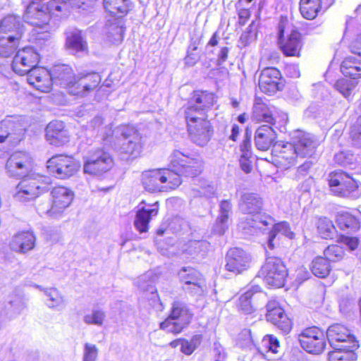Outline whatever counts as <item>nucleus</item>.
I'll use <instances>...</instances> for the list:
<instances>
[{
	"instance_id": "nucleus-34",
	"label": "nucleus",
	"mask_w": 361,
	"mask_h": 361,
	"mask_svg": "<svg viewBox=\"0 0 361 361\" xmlns=\"http://www.w3.org/2000/svg\"><path fill=\"white\" fill-rule=\"evenodd\" d=\"M52 202L54 210L57 211L59 215L71 203L73 198V192L68 188L63 186H58L51 190Z\"/></svg>"
},
{
	"instance_id": "nucleus-50",
	"label": "nucleus",
	"mask_w": 361,
	"mask_h": 361,
	"mask_svg": "<svg viewBox=\"0 0 361 361\" xmlns=\"http://www.w3.org/2000/svg\"><path fill=\"white\" fill-rule=\"evenodd\" d=\"M339 228L343 231L355 232L360 228L359 221L352 214L345 212L341 214L337 219Z\"/></svg>"
},
{
	"instance_id": "nucleus-54",
	"label": "nucleus",
	"mask_w": 361,
	"mask_h": 361,
	"mask_svg": "<svg viewBox=\"0 0 361 361\" xmlns=\"http://www.w3.org/2000/svg\"><path fill=\"white\" fill-rule=\"evenodd\" d=\"M357 82L352 79L349 80L347 78L338 79L335 85V89L338 91L345 98L347 99H350L352 91L357 85Z\"/></svg>"
},
{
	"instance_id": "nucleus-4",
	"label": "nucleus",
	"mask_w": 361,
	"mask_h": 361,
	"mask_svg": "<svg viewBox=\"0 0 361 361\" xmlns=\"http://www.w3.org/2000/svg\"><path fill=\"white\" fill-rule=\"evenodd\" d=\"M193 312L187 303L181 300L173 302L169 317L160 324V329L167 333H180L191 322Z\"/></svg>"
},
{
	"instance_id": "nucleus-58",
	"label": "nucleus",
	"mask_w": 361,
	"mask_h": 361,
	"mask_svg": "<svg viewBox=\"0 0 361 361\" xmlns=\"http://www.w3.org/2000/svg\"><path fill=\"white\" fill-rule=\"evenodd\" d=\"M324 255L328 262H337L343 258L344 250L340 245H331L324 250Z\"/></svg>"
},
{
	"instance_id": "nucleus-2",
	"label": "nucleus",
	"mask_w": 361,
	"mask_h": 361,
	"mask_svg": "<svg viewBox=\"0 0 361 361\" xmlns=\"http://www.w3.org/2000/svg\"><path fill=\"white\" fill-rule=\"evenodd\" d=\"M66 6L63 0H51L46 5L41 0H32L27 6L23 18L33 26L47 27L51 16H63L62 11Z\"/></svg>"
},
{
	"instance_id": "nucleus-29",
	"label": "nucleus",
	"mask_w": 361,
	"mask_h": 361,
	"mask_svg": "<svg viewBox=\"0 0 361 361\" xmlns=\"http://www.w3.org/2000/svg\"><path fill=\"white\" fill-rule=\"evenodd\" d=\"M27 75L28 83L37 90L43 92H48L51 90V77L50 71L43 67H36Z\"/></svg>"
},
{
	"instance_id": "nucleus-63",
	"label": "nucleus",
	"mask_w": 361,
	"mask_h": 361,
	"mask_svg": "<svg viewBox=\"0 0 361 361\" xmlns=\"http://www.w3.org/2000/svg\"><path fill=\"white\" fill-rule=\"evenodd\" d=\"M251 140L252 133L248 129H246L243 142L240 145V155L244 156V157H252Z\"/></svg>"
},
{
	"instance_id": "nucleus-43",
	"label": "nucleus",
	"mask_w": 361,
	"mask_h": 361,
	"mask_svg": "<svg viewBox=\"0 0 361 361\" xmlns=\"http://www.w3.org/2000/svg\"><path fill=\"white\" fill-rule=\"evenodd\" d=\"M20 40L19 32L16 35H0V56H11L16 50Z\"/></svg>"
},
{
	"instance_id": "nucleus-3",
	"label": "nucleus",
	"mask_w": 361,
	"mask_h": 361,
	"mask_svg": "<svg viewBox=\"0 0 361 361\" xmlns=\"http://www.w3.org/2000/svg\"><path fill=\"white\" fill-rule=\"evenodd\" d=\"M142 182L145 190L154 192L173 190L182 180L169 168L145 171L142 173Z\"/></svg>"
},
{
	"instance_id": "nucleus-14",
	"label": "nucleus",
	"mask_w": 361,
	"mask_h": 361,
	"mask_svg": "<svg viewBox=\"0 0 361 361\" xmlns=\"http://www.w3.org/2000/svg\"><path fill=\"white\" fill-rule=\"evenodd\" d=\"M47 167L49 172L56 178L66 179L78 172L80 164L72 157L58 154L47 161Z\"/></svg>"
},
{
	"instance_id": "nucleus-16",
	"label": "nucleus",
	"mask_w": 361,
	"mask_h": 361,
	"mask_svg": "<svg viewBox=\"0 0 361 361\" xmlns=\"http://www.w3.org/2000/svg\"><path fill=\"white\" fill-rule=\"evenodd\" d=\"M39 60L37 51L33 47H27L18 51L12 62V68L19 75H26L37 67Z\"/></svg>"
},
{
	"instance_id": "nucleus-24",
	"label": "nucleus",
	"mask_w": 361,
	"mask_h": 361,
	"mask_svg": "<svg viewBox=\"0 0 361 361\" xmlns=\"http://www.w3.org/2000/svg\"><path fill=\"white\" fill-rule=\"evenodd\" d=\"M266 308L267 320L276 326L283 334H288L292 329V324L279 302L274 300H269Z\"/></svg>"
},
{
	"instance_id": "nucleus-1",
	"label": "nucleus",
	"mask_w": 361,
	"mask_h": 361,
	"mask_svg": "<svg viewBox=\"0 0 361 361\" xmlns=\"http://www.w3.org/2000/svg\"><path fill=\"white\" fill-rule=\"evenodd\" d=\"M104 140L110 143L115 151L132 158L140 155L145 142L144 137L135 127L126 125L116 128L112 135Z\"/></svg>"
},
{
	"instance_id": "nucleus-17",
	"label": "nucleus",
	"mask_w": 361,
	"mask_h": 361,
	"mask_svg": "<svg viewBox=\"0 0 361 361\" xmlns=\"http://www.w3.org/2000/svg\"><path fill=\"white\" fill-rule=\"evenodd\" d=\"M215 102L216 97L213 93L207 91H195L188 103L185 115H188L189 111H191L193 116L208 117L207 114Z\"/></svg>"
},
{
	"instance_id": "nucleus-57",
	"label": "nucleus",
	"mask_w": 361,
	"mask_h": 361,
	"mask_svg": "<svg viewBox=\"0 0 361 361\" xmlns=\"http://www.w3.org/2000/svg\"><path fill=\"white\" fill-rule=\"evenodd\" d=\"M14 125V122L11 118L4 119L0 122V145L10 140Z\"/></svg>"
},
{
	"instance_id": "nucleus-22",
	"label": "nucleus",
	"mask_w": 361,
	"mask_h": 361,
	"mask_svg": "<svg viewBox=\"0 0 361 361\" xmlns=\"http://www.w3.org/2000/svg\"><path fill=\"white\" fill-rule=\"evenodd\" d=\"M180 281L186 287L184 289L195 295H201L205 286L204 279L202 275L195 269L191 267H183L178 272Z\"/></svg>"
},
{
	"instance_id": "nucleus-20",
	"label": "nucleus",
	"mask_w": 361,
	"mask_h": 361,
	"mask_svg": "<svg viewBox=\"0 0 361 361\" xmlns=\"http://www.w3.org/2000/svg\"><path fill=\"white\" fill-rule=\"evenodd\" d=\"M101 77L97 73H92L79 77L75 75L71 84L67 87L70 94L85 97L93 91L100 83Z\"/></svg>"
},
{
	"instance_id": "nucleus-30",
	"label": "nucleus",
	"mask_w": 361,
	"mask_h": 361,
	"mask_svg": "<svg viewBox=\"0 0 361 361\" xmlns=\"http://www.w3.org/2000/svg\"><path fill=\"white\" fill-rule=\"evenodd\" d=\"M142 204L143 202L140 204L134 221V226L140 233L148 231L151 219L158 214V202L147 206H142Z\"/></svg>"
},
{
	"instance_id": "nucleus-19",
	"label": "nucleus",
	"mask_w": 361,
	"mask_h": 361,
	"mask_svg": "<svg viewBox=\"0 0 361 361\" xmlns=\"http://www.w3.org/2000/svg\"><path fill=\"white\" fill-rule=\"evenodd\" d=\"M32 168V159L25 152H15L6 164V173L11 177L25 176Z\"/></svg>"
},
{
	"instance_id": "nucleus-55",
	"label": "nucleus",
	"mask_w": 361,
	"mask_h": 361,
	"mask_svg": "<svg viewBox=\"0 0 361 361\" xmlns=\"http://www.w3.org/2000/svg\"><path fill=\"white\" fill-rule=\"evenodd\" d=\"M201 341L202 336L200 334L194 335L190 340L183 338L180 351L186 355H190L200 345Z\"/></svg>"
},
{
	"instance_id": "nucleus-8",
	"label": "nucleus",
	"mask_w": 361,
	"mask_h": 361,
	"mask_svg": "<svg viewBox=\"0 0 361 361\" xmlns=\"http://www.w3.org/2000/svg\"><path fill=\"white\" fill-rule=\"evenodd\" d=\"M328 181L331 191L335 195L356 199L361 195L357 182L341 170L331 172Z\"/></svg>"
},
{
	"instance_id": "nucleus-35",
	"label": "nucleus",
	"mask_w": 361,
	"mask_h": 361,
	"mask_svg": "<svg viewBox=\"0 0 361 361\" xmlns=\"http://www.w3.org/2000/svg\"><path fill=\"white\" fill-rule=\"evenodd\" d=\"M318 145V141L313 135L302 132L299 133L298 141L294 143L300 157L302 158L311 157Z\"/></svg>"
},
{
	"instance_id": "nucleus-21",
	"label": "nucleus",
	"mask_w": 361,
	"mask_h": 361,
	"mask_svg": "<svg viewBox=\"0 0 361 361\" xmlns=\"http://www.w3.org/2000/svg\"><path fill=\"white\" fill-rule=\"evenodd\" d=\"M281 72L274 67L264 68L259 78V88L267 94H274L283 86Z\"/></svg>"
},
{
	"instance_id": "nucleus-48",
	"label": "nucleus",
	"mask_w": 361,
	"mask_h": 361,
	"mask_svg": "<svg viewBox=\"0 0 361 361\" xmlns=\"http://www.w3.org/2000/svg\"><path fill=\"white\" fill-rule=\"evenodd\" d=\"M105 29L107 39L110 42L118 44L123 41L124 27L120 21L115 20L114 23L107 24Z\"/></svg>"
},
{
	"instance_id": "nucleus-36",
	"label": "nucleus",
	"mask_w": 361,
	"mask_h": 361,
	"mask_svg": "<svg viewBox=\"0 0 361 361\" xmlns=\"http://www.w3.org/2000/svg\"><path fill=\"white\" fill-rule=\"evenodd\" d=\"M35 240L32 233L21 232L13 237L9 245L13 251L25 253L34 248Z\"/></svg>"
},
{
	"instance_id": "nucleus-51",
	"label": "nucleus",
	"mask_w": 361,
	"mask_h": 361,
	"mask_svg": "<svg viewBox=\"0 0 361 361\" xmlns=\"http://www.w3.org/2000/svg\"><path fill=\"white\" fill-rule=\"evenodd\" d=\"M317 231L322 238L332 239L336 234L333 222L326 217H321L317 221Z\"/></svg>"
},
{
	"instance_id": "nucleus-62",
	"label": "nucleus",
	"mask_w": 361,
	"mask_h": 361,
	"mask_svg": "<svg viewBox=\"0 0 361 361\" xmlns=\"http://www.w3.org/2000/svg\"><path fill=\"white\" fill-rule=\"evenodd\" d=\"M252 0H239L236 4V8L238 11L239 23L245 25L246 20L250 18V12L247 5Z\"/></svg>"
},
{
	"instance_id": "nucleus-33",
	"label": "nucleus",
	"mask_w": 361,
	"mask_h": 361,
	"mask_svg": "<svg viewBox=\"0 0 361 361\" xmlns=\"http://www.w3.org/2000/svg\"><path fill=\"white\" fill-rule=\"evenodd\" d=\"M232 213V204L228 200H223L219 204V214L213 226L214 233L221 235L228 230L230 224V216Z\"/></svg>"
},
{
	"instance_id": "nucleus-39",
	"label": "nucleus",
	"mask_w": 361,
	"mask_h": 361,
	"mask_svg": "<svg viewBox=\"0 0 361 361\" xmlns=\"http://www.w3.org/2000/svg\"><path fill=\"white\" fill-rule=\"evenodd\" d=\"M66 45L73 54L84 52L87 50V42L84 39L82 32L73 29L67 32Z\"/></svg>"
},
{
	"instance_id": "nucleus-7",
	"label": "nucleus",
	"mask_w": 361,
	"mask_h": 361,
	"mask_svg": "<svg viewBox=\"0 0 361 361\" xmlns=\"http://www.w3.org/2000/svg\"><path fill=\"white\" fill-rule=\"evenodd\" d=\"M49 190V185L44 182V178L31 174L24 176L19 182L13 197L17 201L26 202L36 199Z\"/></svg>"
},
{
	"instance_id": "nucleus-13",
	"label": "nucleus",
	"mask_w": 361,
	"mask_h": 361,
	"mask_svg": "<svg viewBox=\"0 0 361 361\" xmlns=\"http://www.w3.org/2000/svg\"><path fill=\"white\" fill-rule=\"evenodd\" d=\"M288 271L282 260L276 257H267L259 271V276L269 286L280 288L285 283Z\"/></svg>"
},
{
	"instance_id": "nucleus-6",
	"label": "nucleus",
	"mask_w": 361,
	"mask_h": 361,
	"mask_svg": "<svg viewBox=\"0 0 361 361\" xmlns=\"http://www.w3.org/2000/svg\"><path fill=\"white\" fill-rule=\"evenodd\" d=\"M169 167L180 179L182 176L193 178L202 171L203 161L198 156H190L176 149L169 157Z\"/></svg>"
},
{
	"instance_id": "nucleus-10",
	"label": "nucleus",
	"mask_w": 361,
	"mask_h": 361,
	"mask_svg": "<svg viewBox=\"0 0 361 361\" xmlns=\"http://www.w3.org/2000/svg\"><path fill=\"white\" fill-rule=\"evenodd\" d=\"M248 222L252 225L257 231H262L264 232L271 228L269 231V236L267 240V245L269 249L273 250L274 248V240L278 234H281L290 239L293 238L294 233L290 231L289 224L286 221H282L276 224L275 220L273 217L268 214H263L259 216L257 219H250Z\"/></svg>"
},
{
	"instance_id": "nucleus-45",
	"label": "nucleus",
	"mask_w": 361,
	"mask_h": 361,
	"mask_svg": "<svg viewBox=\"0 0 361 361\" xmlns=\"http://www.w3.org/2000/svg\"><path fill=\"white\" fill-rule=\"evenodd\" d=\"M332 348L334 350L328 354L329 361H354L356 360V355L354 353V350L357 348L335 345V348Z\"/></svg>"
},
{
	"instance_id": "nucleus-64",
	"label": "nucleus",
	"mask_w": 361,
	"mask_h": 361,
	"mask_svg": "<svg viewBox=\"0 0 361 361\" xmlns=\"http://www.w3.org/2000/svg\"><path fill=\"white\" fill-rule=\"evenodd\" d=\"M98 348L94 344L86 343L84 345L82 361H96Z\"/></svg>"
},
{
	"instance_id": "nucleus-38",
	"label": "nucleus",
	"mask_w": 361,
	"mask_h": 361,
	"mask_svg": "<svg viewBox=\"0 0 361 361\" xmlns=\"http://www.w3.org/2000/svg\"><path fill=\"white\" fill-rule=\"evenodd\" d=\"M35 287L44 292L47 297L46 305L49 308L56 311H61L65 308L66 300L64 297L56 288H44L39 285H35Z\"/></svg>"
},
{
	"instance_id": "nucleus-12",
	"label": "nucleus",
	"mask_w": 361,
	"mask_h": 361,
	"mask_svg": "<svg viewBox=\"0 0 361 361\" xmlns=\"http://www.w3.org/2000/svg\"><path fill=\"white\" fill-rule=\"evenodd\" d=\"M252 118L274 126L280 132L286 131L288 114L283 111L273 112L268 104L261 98H255L252 108Z\"/></svg>"
},
{
	"instance_id": "nucleus-44",
	"label": "nucleus",
	"mask_w": 361,
	"mask_h": 361,
	"mask_svg": "<svg viewBox=\"0 0 361 361\" xmlns=\"http://www.w3.org/2000/svg\"><path fill=\"white\" fill-rule=\"evenodd\" d=\"M322 8V0H300V11L307 20L314 19Z\"/></svg>"
},
{
	"instance_id": "nucleus-25",
	"label": "nucleus",
	"mask_w": 361,
	"mask_h": 361,
	"mask_svg": "<svg viewBox=\"0 0 361 361\" xmlns=\"http://www.w3.org/2000/svg\"><path fill=\"white\" fill-rule=\"evenodd\" d=\"M226 269L235 274H240L250 267L251 258L243 250L238 247L231 248L226 256Z\"/></svg>"
},
{
	"instance_id": "nucleus-31",
	"label": "nucleus",
	"mask_w": 361,
	"mask_h": 361,
	"mask_svg": "<svg viewBox=\"0 0 361 361\" xmlns=\"http://www.w3.org/2000/svg\"><path fill=\"white\" fill-rule=\"evenodd\" d=\"M276 128L271 125H262L255 131V143L261 151H266L274 144L276 138Z\"/></svg>"
},
{
	"instance_id": "nucleus-5",
	"label": "nucleus",
	"mask_w": 361,
	"mask_h": 361,
	"mask_svg": "<svg viewBox=\"0 0 361 361\" xmlns=\"http://www.w3.org/2000/svg\"><path fill=\"white\" fill-rule=\"evenodd\" d=\"M278 43L282 53L286 56H300L303 46L301 34L290 29L288 20L281 17L278 24Z\"/></svg>"
},
{
	"instance_id": "nucleus-27",
	"label": "nucleus",
	"mask_w": 361,
	"mask_h": 361,
	"mask_svg": "<svg viewBox=\"0 0 361 361\" xmlns=\"http://www.w3.org/2000/svg\"><path fill=\"white\" fill-rule=\"evenodd\" d=\"M353 47L357 49V56L346 57L341 65V71L345 77H350L353 80L361 78V34L359 35L355 42ZM355 54L356 52L353 51Z\"/></svg>"
},
{
	"instance_id": "nucleus-9",
	"label": "nucleus",
	"mask_w": 361,
	"mask_h": 361,
	"mask_svg": "<svg viewBox=\"0 0 361 361\" xmlns=\"http://www.w3.org/2000/svg\"><path fill=\"white\" fill-rule=\"evenodd\" d=\"M262 207V200L257 194L245 193L243 194L239 202V209L249 216L240 219L238 224V228L247 234H252L257 232V229L250 226L252 224L248 222L250 219H257L259 216L264 214L259 213Z\"/></svg>"
},
{
	"instance_id": "nucleus-23",
	"label": "nucleus",
	"mask_w": 361,
	"mask_h": 361,
	"mask_svg": "<svg viewBox=\"0 0 361 361\" xmlns=\"http://www.w3.org/2000/svg\"><path fill=\"white\" fill-rule=\"evenodd\" d=\"M113 159L109 153L97 150L85 162L83 170L85 173L99 176L111 169Z\"/></svg>"
},
{
	"instance_id": "nucleus-18",
	"label": "nucleus",
	"mask_w": 361,
	"mask_h": 361,
	"mask_svg": "<svg viewBox=\"0 0 361 361\" xmlns=\"http://www.w3.org/2000/svg\"><path fill=\"white\" fill-rule=\"evenodd\" d=\"M326 338L332 348H335V345L349 348L359 347L358 341L350 330L341 324H334L330 326L326 331Z\"/></svg>"
},
{
	"instance_id": "nucleus-40",
	"label": "nucleus",
	"mask_w": 361,
	"mask_h": 361,
	"mask_svg": "<svg viewBox=\"0 0 361 361\" xmlns=\"http://www.w3.org/2000/svg\"><path fill=\"white\" fill-rule=\"evenodd\" d=\"M20 34V39L23 32V27L20 23V18L13 15L5 17L0 23V35H16Z\"/></svg>"
},
{
	"instance_id": "nucleus-11",
	"label": "nucleus",
	"mask_w": 361,
	"mask_h": 361,
	"mask_svg": "<svg viewBox=\"0 0 361 361\" xmlns=\"http://www.w3.org/2000/svg\"><path fill=\"white\" fill-rule=\"evenodd\" d=\"M189 137L192 142L199 146H204L213 135V128L206 116H195L192 111L185 115Z\"/></svg>"
},
{
	"instance_id": "nucleus-47",
	"label": "nucleus",
	"mask_w": 361,
	"mask_h": 361,
	"mask_svg": "<svg viewBox=\"0 0 361 361\" xmlns=\"http://www.w3.org/2000/svg\"><path fill=\"white\" fill-rule=\"evenodd\" d=\"M280 348L279 341L273 335L265 336L261 343L259 350L269 360L274 359L269 354L275 355L279 352Z\"/></svg>"
},
{
	"instance_id": "nucleus-42",
	"label": "nucleus",
	"mask_w": 361,
	"mask_h": 361,
	"mask_svg": "<svg viewBox=\"0 0 361 361\" xmlns=\"http://www.w3.org/2000/svg\"><path fill=\"white\" fill-rule=\"evenodd\" d=\"M104 7L108 13L115 17H122L127 14L130 0H104Z\"/></svg>"
},
{
	"instance_id": "nucleus-15",
	"label": "nucleus",
	"mask_w": 361,
	"mask_h": 361,
	"mask_svg": "<svg viewBox=\"0 0 361 361\" xmlns=\"http://www.w3.org/2000/svg\"><path fill=\"white\" fill-rule=\"evenodd\" d=\"M298 339L301 347L313 355L321 354L326 346V336L322 330L316 326L303 330Z\"/></svg>"
},
{
	"instance_id": "nucleus-60",
	"label": "nucleus",
	"mask_w": 361,
	"mask_h": 361,
	"mask_svg": "<svg viewBox=\"0 0 361 361\" xmlns=\"http://www.w3.org/2000/svg\"><path fill=\"white\" fill-rule=\"evenodd\" d=\"M257 34V24L252 21L246 30L242 33L240 40L244 46H246L256 39Z\"/></svg>"
},
{
	"instance_id": "nucleus-59",
	"label": "nucleus",
	"mask_w": 361,
	"mask_h": 361,
	"mask_svg": "<svg viewBox=\"0 0 361 361\" xmlns=\"http://www.w3.org/2000/svg\"><path fill=\"white\" fill-rule=\"evenodd\" d=\"M63 1L66 2V6L64 9H63L62 15L66 14V12L68 9V6H70L73 9H77L79 11H88L90 8H92V0H63Z\"/></svg>"
},
{
	"instance_id": "nucleus-52",
	"label": "nucleus",
	"mask_w": 361,
	"mask_h": 361,
	"mask_svg": "<svg viewBox=\"0 0 361 361\" xmlns=\"http://www.w3.org/2000/svg\"><path fill=\"white\" fill-rule=\"evenodd\" d=\"M261 288L259 286H252L245 292L238 300V307L245 314H249L252 312V305L251 303V298L254 293L260 292Z\"/></svg>"
},
{
	"instance_id": "nucleus-46",
	"label": "nucleus",
	"mask_w": 361,
	"mask_h": 361,
	"mask_svg": "<svg viewBox=\"0 0 361 361\" xmlns=\"http://www.w3.org/2000/svg\"><path fill=\"white\" fill-rule=\"evenodd\" d=\"M209 247V243L206 240H190L182 247V252L188 255L204 256Z\"/></svg>"
},
{
	"instance_id": "nucleus-53",
	"label": "nucleus",
	"mask_w": 361,
	"mask_h": 361,
	"mask_svg": "<svg viewBox=\"0 0 361 361\" xmlns=\"http://www.w3.org/2000/svg\"><path fill=\"white\" fill-rule=\"evenodd\" d=\"M137 286L144 293L151 295V299L157 298V289L154 286V282L151 280V273H146L140 276L136 281Z\"/></svg>"
},
{
	"instance_id": "nucleus-56",
	"label": "nucleus",
	"mask_w": 361,
	"mask_h": 361,
	"mask_svg": "<svg viewBox=\"0 0 361 361\" xmlns=\"http://www.w3.org/2000/svg\"><path fill=\"white\" fill-rule=\"evenodd\" d=\"M105 312L100 309H93L92 312L86 314L83 317V321L87 324H94L99 326H102L105 319Z\"/></svg>"
},
{
	"instance_id": "nucleus-26",
	"label": "nucleus",
	"mask_w": 361,
	"mask_h": 361,
	"mask_svg": "<svg viewBox=\"0 0 361 361\" xmlns=\"http://www.w3.org/2000/svg\"><path fill=\"white\" fill-rule=\"evenodd\" d=\"M276 153V161L285 169L295 165L300 157L294 144L290 142H279L274 145Z\"/></svg>"
},
{
	"instance_id": "nucleus-41",
	"label": "nucleus",
	"mask_w": 361,
	"mask_h": 361,
	"mask_svg": "<svg viewBox=\"0 0 361 361\" xmlns=\"http://www.w3.org/2000/svg\"><path fill=\"white\" fill-rule=\"evenodd\" d=\"M335 162L342 166L355 170L361 173V157L355 156L350 151H342L334 155Z\"/></svg>"
},
{
	"instance_id": "nucleus-61",
	"label": "nucleus",
	"mask_w": 361,
	"mask_h": 361,
	"mask_svg": "<svg viewBox=\"0 0 361 361\" xmlns=\"http://www.w3.org/2000/svg\"><path fill=\"white\" fill-rule=\"evenodd\" d=\"M349 134L352 144L355 147H361V116L352 125Z\"/></svg>"
},
{
	"instance_id": "nucleus-28",
	"label": "nucleus",
	"mask_w": 361,
	"mask_h": 361,
	"mask_svg": "<svg viewBox=\"0 0 361 361\" xmlns=\"http://www.w3.org/2000/svg\"><path fill=\"white\" fill-rule=\"evenodd\" d=\"M46 139L51 145L62 146L69 141V135L63 122L51 121L46 128Z\"/></svg>"
},
{
	"instance_id": "nucleus-37",
	"label": "nucleus",
	"mask_w": 361,
	"mask_h": 361,
	"mask_svg": "<svg viewBox=\"0 0 361 361\" xmlns=\"http://www.w3.org/2000/svg\"><path fill=\"white\" fill-rule=\"evenodd\" d=\"M219 36L215 32L205 47V52L207 55H212V59L216 56L217 65L221 66L228 59L229 49L227 47H219Z\"/></svg>"
},
{
	"instance_id": "nucleus-32",
	"label": "nucleus",
	"mask_w": 361,
	"mask_h": 361,
	"mask_svg": "<svg viewBox=\"0 0 361 361\" xmlns=\"http://www.w3.org/2000/svg\"><path fill=\"white\" fill-rule=\"evenodd\" d=\"M51 86L54 84L61 87L67 88L75 76L72 68L66 64L55 65L50 70Z\"/></svg>"
},
{
	"instance_id": "nucleus-49",
	"label": "nucleus",
	"mask_w": 361,
	"mask_h": 361,
	"mask_svg": "<svg viewBox=\"0 0 361 361\" xmlns=\"http://www.w3.org/2000/svg\"><path fill=\"white\" fill-rule=\"evenodd\" d=\"M312 273L319 278H325L331 271V267L327 259L322 257H315L310 265Z\"/></svg>"
}]
</instances>
